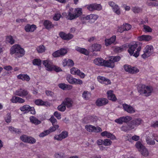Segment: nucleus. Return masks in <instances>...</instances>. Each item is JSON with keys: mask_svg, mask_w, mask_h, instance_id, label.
I'll return each mask as SVG.
<instances>
[{"mask_svg": "<svg viewBox=\"0 0 158 158\" xmlns=\"http://www.w3.org/2000/svg\"><path fill=\"white\" fill-rule=\"evenodd\" d=\"M86 6L87 9L90 11L95 10H100L102 9V6L99 4L92 3L87 5Z\"/></svg>", "mask_w": 158, "mask_h": 158, "instance_id": "9d476101", "label": "nucleus"}, {"mask_svg": "<svg viewBox=\"0 0 158 158\" xmlns=\"http://www.w3.org/2000/svg\"><path fill=\"white\" fill-rule=\"evenodd\" d=\"M54 156L56 158H65L66 155L63 152H56L55 153Z\"/></svg>", "mask_w": 158, "mask_h": 158, "instance_id": "e433bc0d", "label": "nucleus"}, {"mask_svg": "<svg viewBox=\"0 0 158 158\" xmlns=\"http://www.w3.org/2000/svg\"><path fill=\"white\" fill-rule=\"evenodd\" d=\"M121 130L124 132H128V131H130L134 129V127L130 123H128L127 124L123 125L120 128Z\"/></svg>", "mask_w": 158, "mask_h": 158, "instance_id": "dca6fc26", "label": "nucleus"}, {"mask_svg": "<svg viewBox=\"0 0 158 158\" xmlns=\"http://www.w3.org/2000/svg\"><path fill=\"white\" fill-rule=\"evenodd\" d=\"M73 101L70 98H65L62 102V103L65 105L68 108H72L73 105Z\"/></svg>", "mask_w": 158, "mask_h": 158, "instance_id": "ddd939ff", "label": "nucleus"}, {"mask_svg": "<svg viewBox=\"0 0 158 158\" xmlns=\"http://www.w3.org/2000/svg\"><path fill=\"white\" fill-rule=\"evenodd\" d=\"M108 102L107 99L105 98H98L96 102V104L97 106H104Z\"/></svg>", "mask_w": 158, "mask_h": 158, "instance_id": "2eb2a0df", "label": "nucleus"}, {"mask_svg": "<svg viewBox=\"0 0 158 158\" xmlns=\"http://www.w3.org/2000/svg\"><path fill=\"white\" fill-rule=\"evenodd\" d=\"M127 46L129 47L128 52L130 55H133L135 57H138L139 55V52L141 49V44L139 42H136L135 44L130 45L127 44Z\"/></svg>", "mask_w": 158, "mask_h": 158, "instance_id": "f257e3e1", "label": "nucleus"}, {"mask_svg": "<svg viewBox=\"0 0 158 158\" xmlns=\"http://www.w3.org/2000/svg\"><path fill=\"white\" fill-rule=\"evenodd\" d=\"M63 65L64 66L68 65L69 66H72L74 64L73 60L69 59L68 60L66 59H64L63 61Z\"/></svg>", "mask_w": 158, "mask_h": 158, "instance_id": "b1692460", "label": "nucleus"}, {"mask_svg": "<svg viewBox=\"0 0 158 158\" xmlns=\"http://www.w3.org/2000/svg\"><path fill=\"white\" fill-rule=\"evenodd\" d=\"M122 106L124 110L128 113L132 114L135 112V109L130 105L124 103Z\"/></svg>", "mask_w": 158, "mask_h": 158, "instance_id": "4468645a", "label": "nucleus"}, {"mask_svg": "<svg viewBox=\"0 0 158 158\" xmlns=\"http://www.w3.org/2000/svg\"><path fill=\"white\" fill-rule=\"evenodd\" d=\"M138 92L140 94L146 97L150 96L153 91V88L151 86H147L144 85H139L138 88Z\"/></svg>", "mask_w": 158, "mask_h": 158, "instance_id": "f03ea898", "label": "nucleus"}, {"mask_svg": "<svg viewBox=\"0 0 158 158\" xmlns=\"http://www.w3.org/2000/svg\"><path fill=\"white\" fill-rule=\"evenodd\" d=\"M67 52V50L64 48H62L54 52L52 55L54 57H59L64 56Z\"/></svg>", "mask_w": 158, "mask_h": 158, "instance_id": "9b49d317", "label": "nucleus"}, {"mask_svg": "<svg viewBox=\"0 0 158 158\" xmlns=\"http://www.w3.org/2000/svg\"><path fill=\"white\" fill-rule=\"evenodd\" d=\"M132 10L135 13H139L141 11V8L137 7H133L132 8Z\"/></svg>", "mask_w": 158, "mask_h": 158, "instance_id": "864d4df0", "label": "nucleus"}, {"mask_svg": "<svg viewBox=\"0 0 158 158\" xmlns=\"http://www.w3.org/2000/svg\"><path fill=\"white\" fill-rule=\"evenodd\" d=\"M35 103L37 105H49V103L47 102H44L41 99H37L35 101Z\"/></svg>", "mask_w": 158, "mask_h": 158, "instance_id": "72a5a7b5", "label": "nucleus"}, {"mask_svg": "<svg viewBox=\"0 0 158 158\" xmlns=\"http://www.w3.org/2000/svg\"><path fill=\"white\" fill-rule=\"evenodd\" d=\"M49 120L52 123V125H56V123H57V120L53 116H52L49 119Z\"/></svg>", "mask_w": 158, "mask_h": 158, "instance_id": "13d9d810", "label": "nucleus"}, {"mask_svg": "<svg viewBox=\"0 0 158 158\" xmlns=\"http://www.w3.org/2000/svg\"><path fill=\"white\" fill-rule=\"evenodd\" d=\"M73 9H69V10L68 12V15L66 17V18L67 19L71 20L76 18L74 14V11H73Z\"/></svg>", "mask_w": 158, "mask_h": 158, "instance_id": "bb28decb", "label": "nucleus"}, {"mask_svg": "<svg viewBox=\"0 0 158 158\" xmlns=\"http://www.w3.org/2000/svg\"><path fill=\"white\" fill-rule=\"evenodd\" d=\"M61 15L59 13L56 14L53 17V19L55 20H58L60 18Z\"/></svg>", "mask_w": 158, "mask_h": 158, "instance_id": "69168bd1", "label": "nucleus"}, {"mask_svg": "<svg viewBox=\"0 0 158 158\" xmlns=\"http://www.w3.org/2000/svg\"><path fill=\"white\" fill-rule=\"evenodd\" d=\"M85 128L87 131L92 132H94L95 127L91 125H87L85 126Z\"/></svg>", "mask_w": 158, "mask_h": 158, "instance_id": "79ce46f5", "label": "nucleus"}, {"mask_svg": "<svg viewBox=\"0 0 158 158\" xmlns=\"http://www.w3.org/2000/svg\"><path fill=\"white\" fill-rule=\"evenodd\" d=\"M76 50L81 53L83 54L86 55H88L89 54V52L84 48H81L78 47H76Z\"/></svg>", "mask_w": 158, "mask_h": 158, "instance_id": "c756f323", "label": "nucleus"}, {"mask_svg": "<svg viewBox=\"0 0 158 158\" xmlns=\"http://www.w3.org/2000/svg\"><path fill=\"white\" fill-rule=\"evenodd\" d=\"M59 35L61 38L64 40H69L72 39L73 37V35L72 34H66L63 32H60Z\"/></svg>", "mask_w": 158, "mask_h": 158, "instance_id": "a211bd4d", "label": "nucleus"}, {"mask_svg": "<svg viewBox=\"0 0 158 158\" xmlns=\"http://www.w3.org/2000/svg\"><path fill=\"white\" fill-rule=\"evenodd\" d=\"M146 140L147 143L149 145H154L155 143L154 140L152 139L149 136L146 137Z\"/></svg>", "mask_w": 158, "mask_h": 158, "instance_id": "ea45409f", "label": "nucleus"}, {"mask_svg": "<svg viewBox=\"0 0 158 158\" xmlns=\"http://www.w3.org/2000/svg\"><path fill=\"white\" fill-rule=\"evenodd\" d=\"M143 31L146 32H151L152 31V29L149 26L145 25L143 26Z\"/></svg>", "mask_w": 158, "mask_h": 158, "instance_id": "c03bdc74", "label": "nucleus"}, {"mask_svg": "<svg viewBox=\"0 0 158 158\" xmlns=\"http://www.w3.org/2000/svg\"><path fill=\"white\" fill-rule=\"evenodd\" d=\"M32 63L34 65L39 66L41 65L42 61L39 59H35L33 60Z\"/></svg>", "mask_w": 158, "mask_h": 158, "instance_id": "37998d69", "label": "nucleus"}, {"mask_svg": "<svg viewBox=\"0 0 158 158\" xmlns=\"http://www.w3.org/2000/svg\"><path fill=\"white\" fill-rule=\"evenodd\" d=\"M29 119L31 123L36 125L39 124L41 123L40 121L34 116H31L29 118Z\"/></svg>", "mask_w": 158, "mask_h": 158, "instance_id": "2f4dec72", "label": "nucleus"}, {"mask_svg": "<svg viewBox=\"0 0 158 158\" xmlns=\"http://www.w3.org/2000/svg\"><path fill=\"white\" fill-rule=\"evenodd\" d=\"M103 64V66L105 67L112 68L114 67V63H113V62H112V61L110 60V57L109 60H104Z\"/></svg>", "mask_w": 158, "mask_h": 158, "instance_id": "412c9836", "label": "nucleus"}, {"mask_svg": "<svg viewBox=\"0 0 158 158\" xmlns=\"http://www.w3.org/2000/svg\"><path fill=\"white\" fill-rule=\"evenodd\" d=\"M98 17V16L94 14H91L90 15V19L93 20L94 22L97 19Z\"/></svg>", "mask_w": 158, "mask_h": 158, "instance_id": "0e129e2a", "label": "nucleus"}, {"mask_svg": "<svg viewBox=\"0 0 158 158\" xmlns=\"http://www.w3.org/2000/svg\"><path fill=\"white\" fill-rule=\"evenodd\" d=\"M31 106L28 105H25L20 108V110L24 113H27L30 111Z\"/></svg>", "mask_w": 158, "mask_h": 158, "instance_id": "7c9ffc66", "label": "nucleus"}, {"mask_svg": "<svg viewBox=\"0 0 158 158\" xmlns=\"http://www.w3.org/2000/svg\"><path fill=\"white\" fill-rule=\"evenodd\" d=\"M79 72L80 73V70L75 67H73L70 69V73L73 75H77Z\"/></svg>", "mask_w": 158, "mask_h": 158, "instance_id": "3c124183", "label": "nucleus"}, {"mask_svg": "<svg viewBox=\"0 0 158 158\" xmlns=\"http://www.w3.org/2000/svg\"><path fill=\"white\" fill-rule=\"evenodd\" d=\"M135 146L137 148L139 149H140V150H141L143 148H144V147L139 141H138L136 143Z\"/></svg>", "mask_w": 158, "mask_h": 158, "instance_id": "4d7b16f0", "label": "nucleus"}, {"mask_svg": "<svg viewBox=\"0 0 158 158\" xmlns=\"http://www.w3.org/2000/svg\"><path fill=\"white\" fill-rule=\"evenodd\" d=\"M91 97V94L88 91H84L82 94V97L85 100H88Z\"/></svg>", "mask_w": 158, "mask_h": 158, "instance_id": "58836bf2", "label": "nucleus"}, {"mask_svg": "<svg viewBox=\"0 0 158 158\" xmlns=\"http://www.w3.org/2000/svg\"><path fill=\"white\" fill-rule=\"evenodd\" d=\"M59 127V126L58 125H53V127H50L49 129L47 130L49 131V133L51 132H53L55 131Z\"/></svg>", "mask_w": 158, "mask_h": 158, "instance_id": "8fccbe9b", "label": "nucleus"}, {"mask_svg": "<svg viewBox=\"0 0 158 158\" xmlns=\"http://www.w3.org/2000/svg\"><path fill=\"white\" fill-rule=\"evenodd\" d=\"M141 154L144 156H147L149 155V152L148 150L145 147L140 150Z\"/></svg>", "mask_w": 158, "mask_h": 158, "instance_id": "49530a36", "label": "nucleus"}, {"mask_svg": "<svg viewBox=\"0 0 158 158\" xmlns=\"http://www.w3.org/2000/svg\"><path fill=\"white\" fill-rule=\"evenodd\" d=\"M123 26L125 31H128L130 30L131 28V26L128 23L123 24Z\"/></svg>", "mask_w": 158, "mask_h": 158, "instance_id": "6e6d98bb", "label": "nucleus"}, {"mask_svg": "<svg viewBox=\"0 0 158 158\" xmlns=\"http://www.w3.org/2000/svg\"><path fill=\"white\" fill-rule=\"evenodd\" d=\"M18 97H18L14 96L12 97V98L10 100V101L13 103H18Z\"/></svg>", "mask_w": 158, "mask_h": 158, "instance_id": "e2e57ef3", "label": "nucleus"}, {"mask_svg": "<svg viewBox=\"0 0 158 158\" xmlns=\"http://www.w3.org/2000/svg\"><path fill=\"white\" fill-rule=\"evenodd\" d=\"M101 48V45L98 44H94L91 46L93 52L99 51Z\"/></svg>", "mask_w": 158, "mask_h": 158, "instance_id": "473e14b6", "label": "nucleus"}, {"mask_svg": "<svg viewBox=\"0 0 158 158\" xmlns=\"http://www.w3.org/2000/svg\"><path fill=\"white\" fill-rule=\"evenodd\" d=\"M76 18L80 16L82 14V9L81 8H76L73 11Z\"/></svg>", "mask_w": 158, "mask_h": 158, "instance_id": "f704fd0d", "label": "nucleus"}, {"mask_svg": "<svg viewBox=\"0 0 158 158\" xmlns=\"http://www.w3.org/2000/svg\"><path fill=\"white\" fill-rule=\"evenodd\" d=\"M60 134L62 138L63 139L66 138L68 136V133L66 131H62Z\"/></svg>", "mask_w": 158, "mask_h": 158, "instance_id": "5fc2aeb1", "label": "nucleus"}, {"mask_svg": "<svg viewBox=\"0 0 158 158\" xmlns=\"http://www.w3.org/2000/svg\"><path fill=\"white\" fill-rule=\"evenodd\" d=\"M116 37L115 35L111 37L109 39H106L105 40V45L106 46H108L113 43L116 40Z\"/></svg>", "mask_w": 158, "mask_h": 158, "instance_id": "5701e85b", "label": "nucleus"}, {"mask_svg": "<svg viewBox=\"0 0 158 158\" xmlns=\"http://www.w3.org/2000/svg\"><path fill=\"white\" fill-rule=\"evenodd\" d=\"M112 143V141L109 139H106L103 140V144L105 146H109Z\"/></svg>", "mask_w": 158, "mask_h": 158, "instance_id": "603ef678", "label": "nucleus"}, {"mask_svg": "<svg viewBox=\"0 0 158 158\" xmlns=\"http://www.w3.org/2000/svg\"><path fill=\"white\" fill-rule=\"evenodd\" d=\"M127 47V44H125L121 47H116L115 48L114 51L116 52H121L125 49Z\"/></svg>", "mask_w": 158, "mask_h": 158, "instance_id": "c9c22d12", "label": "nucleus"}, {"mask_svg": "<svg viewBox=\"0 0 158 158\" xmlns=\"http://www.w3.org/2000/svg\"><path fill=\"white\" fill-rule=\"evenodd\" d=\"M11 118L10 114L9 113H8L5 118L6 122L7 123H10L11 121Z\"/></svg>", "mask_w": 158, "mask_h": 158, "instance_id": "052dcab7", "label": "nucleus"}, {"mask_svg": "<svg viewBox=\"0 0 158 158\" xmlns=\"http://www.w3.org/2000/svg\"><path fill=\"white\" fill-rule=\"evenodd\" d=\"M57 109L61 112H64L66 109V106L62 102L61 105H59L57 107Z\"/></svg>", "mask_w": 158, "mask_h": 158, "instance_id": "a18cd8bd", "label": "nucleus"}, {"mask_svg": "<svg viewBox=\"0 0 158 158\" xmlns=\"http://www.w3.org/2000/svg\"><path fill=\"white\" fill-rule=\"evenodd\" d=\"M49 134V131L48 130H46L40 134L39 135V136L40 137H43L45 136L48 135Z\"/></svg>", "mask_w": 158, "mask_h": 158, "instance_id": "bf43d9fd", "label": "nucleus"}, {"mask_svg": "<svg viewBox=\"0 0 158 158\" xmlns=\"http://www.w3.org/2000/svg\"><path fill=\"white\" fill-rule=\"evenodd\" d=\"M36 28V25L34 24L31 25L30 24H27L25 27L24 29L26 32H28L34 31Z\"/></svg>", "mask_w": 158, "mask_h": 158, "instance_id": "6ab92c4d", "label": "nucleus"}, {"mask_svg": "<svg viewBox=\"0 0 158 158\" xmlns=\"http://www.w3.org/2000/svg\"><path fill=\"white\" fill-rule=\"evenodd\" d=\"M108 98L109 99L113 101H116L117 100L115 95L113 94V91L112 90H109L107 93Z\"/></svg>", "mask_w": 158, "mask_h": 158, "instance_id": "a878e982", "label": "nucleus"}, {"mask_svg": "<svg viewBox=\"0 0 158 158\" xmlns=\"http://www.w3.org/2000/svg\"><path fill=\"white\" fill-rule=\"evenodd\" d=\"M106 137L112 139H116L115 136L110 132H108Z\"/></svg>", "mask_w": 158, "mask_h": 158, "instance_id": "338daca9", "label": "nucleus"}, {"mask_svg": "<svg viewBox=\"0 0 158 158\" xmlns=\"http://www.w3.org/2000/svg\"><path fill=\"white\" fill-rule=\"evenodd\" d=\"M20 139L25 143H28L31 144H33L36 142V140L34 138L31 136H28L25 135L21 136Z\"/></svg>", "mask_w": 158, "mask_h": 158, "instance_id": "6e6552de", "label": "nucleus"}, {"mask_svg": "<svg viewBox=\"0 0 158 158\" xmlns=\"http://www.w3.org/2000/svg\"><path fill=\"white\" fill-rule=\"evenodd\" d=\"M43 24L45 28L47 29H50L53 27L54 26L52 22L49 20L44 21Z\"/></svg>", "mask_w": 158, "mask_h": 158, "instance_id": "cd10ccee", "label": "nucleus"}, {"mask_svg": "<svg viewBox=\"0 0 158 158\" xmlns=\"http://www.w3.org/2000/svg\"><path fill=\"white\" fill-rule=\"evenodd\" d=\"M6 41L7 42H8L11 44H13L15 42V40L11 35L7 36Z\"/></svg>", "mask_w": 158, "mask_h": 158, "instance_id": "4c0bfd02", "label": "nucleus"}, {"mask_svg": "<svg viewBox=\"0 0 158 158\" xmlns=\"http://www.w3.org/2000/svg\"><path fill=\"white\" fill-rule=\"evenodd\" d=\"M24 51L23 48L18 44H15L10 49V53L11 55L15 54L18 55V57H22L24 54Z\"/></svg>", "mask_w": 158, "mask_h": 158, "instance_id": "7ed1b4c3", "label": "nucleus"}, {"mask_svg": "<svg viewBox=\"0 0 158 158\" xmlns=\"http://www.w3.org/2000/svg\"><path fill=\"white\" fill-rule=\"evenodd\" d=\"M54 139L60 141L62 139L60 134L59 135H55L54 137Z\"/></svg>", "mask_w": 158, "mask_h": 158, "instance_id": "774afa93", "label": "nucleus"}, {"mask_svg": "<svg viewBox=\"0 0 158 158\" xmlns=\"http://www.w3.org/2000/svg\"><path fill=\"white\" fill-rule=\"evenodd\" d=\"M113 10L114 12L118 15H119L121 13L120 8L118 5L113 8Z\"/></svg>", "mask_w": 158, "mask_h": 158, "instance_id": "09e8293b", "label": "nucleus"}, {"mask_svg": "<svg viewBox=\"0 0 158 158\" xmlns=\"http://www.w3.org/2000/svg\"><path fill=\"white\" fill-rule=\"evenodd\" d=\"M17 78L19 79H21L23 81H28L30 80V77L27 74H20L18 75Z\"/></svg>", "mask_w": 158, "mask_h": 158, "instance_id": "c85d7f7f", "label": "nucleus"}, {"mask_svg": "<svg viewBox=\"0 0 158 158\" xmlns=\"http://www.w3.org/2000/svg\"><path fill=\"white\" fill-rule=\"evenodd\" d=\"M66 79L68 82L71 84L81 85L82 84V81L81 80L74 78L70 75H68Z\"/></svg>", "mask_w": 158, "mask_h": 158, "instance_id": "0eeeda50", "label": "nucleus"}, {"mask_svg": "<svg viewBox=\"0 0 158 158\" xmlns=\"http://www.w3.org/2000/svg\"><path fill=\"white\" fill-rule=\"evenodd\" d=\"M125 70L131 73H136L139 72V70L135 67H131V66L125 64L124 66Z\"/></svg>", "mask_w": 158, "mask_h": 158, "instance_id": "f8f14e48", "label": "nucleus"}, {"mask_svg": "<svg viewBox=\"0 0 158 158\" xmlns=\"http://www.w3.org/2000/svg\"><path fill=\"white\" fill-rule=\"evenodd\" d=\"M15 94L22 97H24L27 95L26 98H31V97L30 95L28 94V92L27 90L21 88L16 90L15 93Z\"/></svg>", "mask_w": 158, "mask_h": 158, "instance_id": "423d86ee", "label": "nucleus"}, {"mask_svg": "<svg viewBox=\"0 0 158 158\" xmlns=\"http://www.w3.org/2000/svg\"><path fill=\"white\" fill-rule=\"evenodd\" d=\"M37 50L38 52L39 53H41L45 52V49L44 45H41L37 48Z\"/></svg>", "mask_w": 158, "mask_h": 158, "instance_id": "de8ad7c7", "label": "nucleus"}, {"mask_svg": "<svg viewBox=\"0 0 158 158\" xmlns=\"http://www.w3.org/2000/svg\"><path fill=\"white\" fill-rule=\"evenodd\" d=\"M110 58V60L112 61V62H113V63H114L115 62L119 61L121 59V57L119 56H111Z\"/></svg>", "mask_w": 158, "mask_h": 158, "instance_id": "a19ab883", "label": "nucleus"}, {"mask_svg": "<svg viewBox=\"0 0 158 158\" xmlns=\"http://www.w3.org/2000/svg\"><path fill=\"white\" fill-rule=\"evenodd\" d=\"M97 79L98 81L101 83L108 85L110 83V81L108 79L102 76H98Z\"/></svg>", "mask_w": 158, "mask_h": 158, "instance_id": "aec40b11", "label": "nucleus"}, {"mask_svg": "<svg viewBox=\"0 0 158 158\" xmlns=\"http://www.w3.org/2000/svg\"><path fill=\"white\" fill-rule=\"evenodd\" d=\"M144 53L141 56L143 58H147L151 55L154 52L153 48L152 45L146 46L143 51Z\"/></svg>", "mask_w": 158, "mask_h": 158, "instance_id": "39448f33", "label": "nucleus"}, {"mask_svg": "<svg viewBox=\"0 0 158 158\" xmlns=\"http://www.w3.org/2000/svg\"><path fill=\"white\" fill-rule=\"evenodd\" d=\"M104 60L101 58H97L94 60V63L97 65L103 66Z\"/></svg>", "mask_w": 158, "mask_h": 158, "instance_id": "393cba45", "label": "nucleus"}, {"mask_svg": "<svg viewBox=\"0 0 158 158\" xmlns=\"http://www.w3.org/2000/svg\"><path fill=\"white\" fill-rule=\"evenodd\" d=\"M132 118L129 116H122L118 118L115 119L114 120L115 122L119 124H122L123 123H127L131 120Z\"/></svg>", "mask_w": 158, "mask_h": 158, "instance_id": "1a4fd4ad", "label": "nucleus"}, {"mask_svg": "<svg viewBox=\"0 0 158 158\" xmlns=\"http://www.w3.org/2000/svg\"><path fill=\"white\" fill-rule=\"evenodd\" d=\"M131 124L134 127V128L135 127H137L139 125L142 124L143 121L140 118H135L130 122Z\"/></svg>", "mask_w": 158, "mask_h": 158, "instance_id": "f3484780", "label": "nucleus"}, {"mask_svg": "<svg viewBox=\"0 0 158 158\" xmlns=\"http://www.w3.org/2000/svg\"><path fill=\"white\" fill-rule=\"evenodd\" d=\"M43 64L46 68V70L48 71L54 70L57 72L62 71L60 67L53 65L52 63L48 60H43Z\"/></svg>", "mask_w": 158, "mask_h": 158, "instance_id": "20e7f679", "label": "nucleus"}, {"mask_svg": "<svg viewBox=\"0 0 158 158\" xmlns=\"http://www.w3.org/2000/svg\"><path fill=\"white\" fill-rule=\"evenodd\" d=\"M53 115L58 119H60L61 118V114L60 113L57 111L55 112L54 113Z\"/></svg>", "mask_w": 158, "mask_h": 158, "instance_id": "680f3d73", "label": "nucleus"}, {"mask_svg": "<svg viewBox=\"0 0 158 158\" xmlns=\"http://www.w3.org/2000/svg\"><path fill=\"white\" fill-rule=\"evenodd\" d=\"M138 39L140 41H148L152 39V37L151 36L149 35H143L138 37Z\"/></svg>", "mask_w": 158, "mask_h": 158, "instance_id": "4be33fe9", "label": "nucleus"}]
</instances>
